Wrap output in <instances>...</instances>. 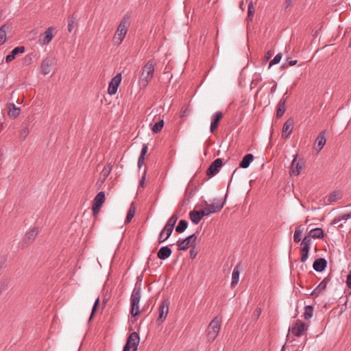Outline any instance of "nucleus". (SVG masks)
<instances>
[{
  "label": "nucleus",
  "mask_w": 351,
  "mask_h": 351,
  "mask_svg": "<svg viewBox=\"0 0 351 351\" xmlns=\"http://www.w3.org/2000/svg\"><path fill=\"white\" fill-rule=\"evenodd\" d=\"M313 315V306L308 305L304 308V312L303 313V316L306 319H308L312 317Z\"/></svg>",
  "instance_id": "37"
},
{
  "label": "nucleus",
  "mask_w": 351,
  "mask_h": 351,
  "mask_svg": "<svg viewBox=\"0 0 351 351\" xmlns=\"http://www.w3.org/2000/svg\"><path fill=\"white\" fill-rule=\"evenodd\" d=\"M155 66V60L151 59L143 67L140 76V83L143 86H147L153 78Z\"/></svg>",
  "instance_id": "1"
},
{
  "label": "nucleus",
  "mask_w": 351,
  "mask_h": 351,
  "mask_svg": "<svg viewBox=\"0 0 351 351\" xmlns=\"http://www.w3.org/2000/svg\"><path fill=\"white\" fill-rule=\"evenodd\" d=\"M197 254V251L194 247H192L190 250L191 258H192V259L195 258L196 257Z\"/></svg>",
  "instance_id": "50"
},
{
  "label": "nucleus",
  "mask_w": 351,
  "mask_h": 351,
  "mask_svg": "<svg viewBox=\"0 0 351 351\" xmlns=\"http://www.w3.org/2000/svg\"><path fill=\"white\" fill-rule=\"evenodd\" d=\"M327 265V261L324 258H318L316 259L313 263V269L316 271L321 272L325 269Z\"/></svg>",
  "instance_id": "23"
},
{
  "label": "nucleus",
  "mask_w": 351,
  "mask_h": 351,
  "mask_svg": "<svg viewBox=\"0 0 351 351\" xmlns=\"http://www.w3.org/2000/svg\"><path fill=\"white\" fill-rule=\"evenodd\" d=\"M104 201H105V193L104 191H100L95 196V197L93 200V203L102 206Z\"/></svg>",
  "instance_id": "35"
},
{
  "label": "nucleus",
  "mask_w": 351,
  "mask_h": 351,
  "mask_svg": "<svg viewBox=\"0 0 351 351\" xmlns=\"http://www.w3.org/2000/svg\"><path fill=\"white\" fill-rule=\"evenodd\" d=\"M287 93H286L281 98L277 106L276 117H281L286 110L287 97H285Z\"/></svg>",
  "instance_id": "20"
},
{
  "label": "nucleus",
  "mask_w": 351,
  "mask_h": 351,
  "mask_svg": "<svg viewBox=\"0 0 351 351\" xmlns=\"http://www.w3.org/2000/svg\"><path fill=\"white\" fill-rule=\"evenodd\" d=\"M145 157L143 156H140L138 160V166L139 168L144 164Z\"/></svg>",
  "instance_id": "54"
},
{
  "label": "nucleus",
  "mask_w": 351,
  "mask_h": 351,
  "mask_svg": "<svg viewBox=\"0 0 351 351\" xmlns=\"http://www.w3.org/2000/svg\"><path fill=\"white\" fill-rule=\"evenodd\" d=\"M253 160L254 156L252 154H247L243 158L239 167L243 169L247 168Z\"/></svg>",
  "instance_id": "27"
},
{
  "label": "nucleus",
  "mask_w": 351,
  "mask_h": 351,
  "mask_svg": "<svg viewBox=\"0 0 351 351\" xmlns=\"http://www.w3.org/2000/svg\"><path fill=\"white\" fill-rule=\"evenodd\" d=\"M147 150H148V147L147 145L144 144L143 145V147H142V149H141V155L140 156H143L145 157V154H147Z\"/></svg>",
  "instance_id": "51"
},
{
  "label": "nucleus",
  "mask_w": 351,
  "mask_h": 351,
  "mask_svg": "<svg viewBox=\"0 0 351 351\" xmlns=\"http://www.w3.org/2000/svg\"><path fill=\"white\" fill-rule=\"evenodd\" d=\"M75 25V19L74 16H70L68 19V31L71 32Z\"/></svg>",
  "instance_id": "42"
},
{
  "label": "nucleus",
  "mask_w": 351,
  "mask_h": 351,
  "mask_svg": "<svg viewBox=\"0 0 351 351\" xmlns=\"http://www.w3.org/2000/svg\"><path fill=\"white\" fill-rule=\"evenodd\" d=\"M121 82V73H117L110 82L108 93L110 95H114L117 92L118 87Z\"/></svg>",
  "instance_id": "9"
},
{
  "label": "nucleus",
  "mask_w": 351,
  "mask_h": 351,
  "mask_svg": "<svg viewBox=\"0 0 351 351\" xmlns=\"http://www.w3.org/2000/svg\"><path fill=\"white\" fill-rule=\"evenodd\" d=\"M308 325L301 320H296L291 328V332L296 337H300L308 330Z\"/></svg>",
  "instance_id": "7"
},
{
  "label": "nucleus",
  "mask_w": 351,
  "mask_h": 351,
  "mask_svg": "<svg viewBox=\"0 0 351 351\" xmlns=\"http://www.w3.org/2000/svg\"><path fill=\"white\" fill-rule=\"evenodd\" d=\"M187 111H188L187 108H185V109L182 108L180 112V117H182L185 116L187 113Z\"/></svg>",
  "instance_id": "57"
},
{
  "label": "nucleus",
  "mask_w": 351,
  "mask_h": 351,
  "mask_svg": "<svg viewBox=\"0 0 351 351\" xmlns=\"http://www.w3.org/2000/svg\"><path fill=\"white\" fill-rule=\"evenodd\" d=\"M145 173H146V171H145L144 173L140 180V182H139L140 186H141L143 188L145 186Z\"/></svg>",
  "instance_id": "53"
},
{
  "label": "nucleus",
  "mask_w": 351,
  "mask_h": 351,
  "mask_svg": "<svg viewBox=\"0 0 351 351\" xmlns=\"http://www.w3.org/2000/svg\"><path fill=\"white\" fill-rule=\"evenodd\" d=\"M272 54H273V52H272L271 51H268L266 53L265 56V60H266V61H267V60L271 58V56H272Z\"/></svg>",
  "instance_id": "56"
},
{
  "label": "nucleus",
  "mask_w": 351,
  "mask_h": 351,
  "mask_svg": "<svg viewBox=\"0 0 351 351\" xmlns=\"http://www.w3.org/2000/svg\"><path fill=\"white\" fill-rule=\"evenodd\" d=\"M139 341L140 338L138 333L136 332H132L123 347L124 351H136Z\"/></svg>",
  "instance_id": "5"
},
{
  "label": "nucleus",
  "mask_w": 351,
  "mask_h": 351,
  "mask_svg": "<svg viewBox=\"0 0 351 351\" xmlns=\"http://www.w3.org/2000/svg\"><path fill=\"white\" fill-rule=\"evenodd\" d=\"M163 126H164V121L160 120V121H158L157 123H156L153 125L152 130L154 133H158L162 130Z\"/></svg>",
  "instance_id": "40"
},
{
  "label": "nucleus",
  "mask_w": 351,
  "mask_h": 351,
  "mask_svg": "<svg viewBox=\"0 0 351 351\" xmlns=\"http://www.w3.org/2000/svg\"><path fill=\"white\" fill-rule=\"evenodd\" d=\"M239 275L240 272L239 271L238 266H237L234 267L232 274L231 286L232 287H234L238 284L239 280Z\"/></svg>",
  "instance_id": "31"
},
{
  "label": "nucleus",
  "mask_w": 351,
  "mask_h": 351,
  "mask_svg": "<svg viewBox=\"0 0 351 351\" xmlns=\"http://www.w3.org/2000/svg\"><path fill=\"white\" fill-rule=\"evenodd\" d=\"M223 165V161L221 158H217L215 159L209 166L206 171V174L209 176H213L216 175L219 171V169Z\"/></svg>",
  "instance_id": "10"
},
{
  "label": "nucleus",
  "mask_w": 351,
  "mask_h": 351,
  "mask_svg": "<svg viewBox=\"0 0 351 351\" xmlns=\"http://www.w3.org/2000/svg\"><path fill=\"white\" fill-rule=\"evenodd\" d=\"M1 267V264L0 263V268Z\"/></svg>",
  "instance_id": "62"
},
{
  "label": "nucleus",
  "mask_w": 351,
  "mask_h": 351,
  "mask_svg": "<svg viewBox=\"0 0 351 351\" xmlns=\"http://www.w3.org/2000/svg\"><path fill=\"white\" fill-rule=\"evenodd\" d=\"M188 226V222L186 220H180L176 228V231L178 233L183 232Z\"/></svg>",
  "instance_id": "36"
},
{
  "label": "nucleus",
  "mask_w": 351,
  "mask_h": 351,
  "mask_svg": "<svg viewBox=\"0 0 351 351\" xmlns=\"http://www.w3.org/2000/svg\"><path fill=\"white\" fill-rule=\"evenodd\" d=\"M99 304V298H97L93 304V308H92V311H91V315H90V319L93 317L94 314L95 313L96 311H97V308Z\"/></svg>",
  "instance_id": "45"
},
{
  "label": "nucleus",
  "mask_w": 351,
  "mask_h": 351,
  "mask_svg": "<svg viewBox=\"0 0 351 351\" xmlns=\"http://www.w3.org/2000/svg\"><path fill=\"white\" fill-rule=\"evenodd\" d=\"M349 219H351V212L347 214H343L341 215H339L338 217H335L333 220V223L336 224L341 221V220H348Z\"/></svg>",
  "instance_id": "39"
},
{
  "label": "nucleus",
  "mask_w": 351,
  "mask_h": 351,
  "mask_svg": "<svg viewBox=\"0 0 351 351\" xmlns=\"http://www.w3.org/2000/svg\"><path fill=\"white\" fill-rule=\"evenodd\" d=\"M123 351H124V349L123 350Z\"/></svg>",
  "instance_id": "63"
},
{
  "label": "nucleus",
  "mask_w": 351,
  "mask_h": 351,
  "mask_svg": "<svg viewBox=\"0 0 351 351\" xmlns=\"http://www.w3.org/2000/svg\"><path fill=\"white\" fill-rule=\"evenodd\" d=\"M165 231V228L162 229V230L160 232V234H159V237H158V243H163L164 241H165L167 239H165L164 238H165V236L167 235V232H164Z\"/></svg>",
  "instance_id": "46"
},
{
  "label": "nucleus",
  "mask_w": 351,
  "mask_h": 351,
  "mask_svg": "<svg viewBox=\"0 0 351 351\" xmlns=\"http://www.w3.org/2000/svg\"><path fill=\"white\" fill-rule=\"evenodd\" d=\"M328 281L329 280L327 278H324L313 290L311 295L315 296L319 295L323 291L326 289Z\"/></svg>",
  "instance_id": "25"
},
{
  "label": "nucleus",
  "mask_w": 351,
  "mask_h": 351,
  "mask_svg": "<svg viewBox=\"0 0 351 351\" xmlns=\"http://www.w3.org/2000/svg\"><path fill=\"white\" fill-rule=\"evenodd\" d=\"M343 195L341 191H335L331 193L328 197V202L331 204L341 199Z\"/></svg>",
  "instance_id": "30"
},
{
  "label": "nucleus",
  "mask_w": 351,
  "mask_h": 351,
  "mask_svg": "<svg viewBox=\"0 0 351 351\" xmlns=\"http://www.w3.org/2000/svg\"><path fill=\"white\" fill-rule=\"evenodd\" d=\"M223 207V204H221L219 200H215L214 202L211 204H206L205 208L208 212L207 213L210 215V214L219 212Z\"/></svg>",
  "instance_id": "14"
},
{
  "label": "nucleus",
  "mask_w": 351,
  "mask_h": 351,
  "mask_svg": "<svg viewBox=\"0 0 351 351\" xmlns=\"http://www.w3.org/2000/svg\"><path fill=\"white\" fill-rule=\"evenodd\" d=\"M281 58H282L281 53H278L277 55H276L275 57L274 58V59L270 61L269 64V68H270L274 64H276L279 63L280 61L281 60Z\"/></svg>",
  "instance_id": "43"
},
{
  "label": "nucleus",
  "mask_w": 351,
  "mask_h": 351,
  "mask_svg": "<svg viewBox=\"0 0 351 351\" xmlns=\"http://www.w3.org/2000/svg\"><path fill=\"white\" fill-rule=\"evenodd\" d=\"M276 89V84L274 85V86L271 87V93L275 92Z\"/></svg>",
  "instance_id": "59"
},
{
  "label": "nucleus",
  "mask_w": 351,
  "mask_h": 351,
  "mask_svg": "<svg viewBox=\"0 0 351 351\" xmlns=\"http://www.w3.org/2000/svg\"><path fill=\"white\" fill-rule=\"evenodd\" d=\"M29 128L27 127H25V128L22 129L20 132V138L23 140L25 139V138L29 134Z\"/></svg>",
  "instance_id": "44"
},
{
  "label": "nucleus",
  "mask_w": 351,
  "mask_h": 351,
  "mask_svg": "<svg viewBox=\"0 0 351 351\" xmlns=\"http://www.w3.org/2000/svg\"><path fill=\"white\" fill-rule=\"evenodd\" d=\"M286 3H287V6L288 7L290 5L291 0H287Z\"/></svg>",
  "instance_id": "60"
},
{
  "label": "nucleus",
  "mask_w": 351,
  "mask_h": 351,
  "mask_svg": "<svg viewBox=\"0 0 351 351\" xmlns=\"http://www.w3.org/2000/svg\"><path fill=\"white\" fill-rule=\"evenodd\" d=\"M346 285L348 288L351 289V270L347 276Z\"/></svg>",
  "instance_id": "52"
},
{
  "label": "nucleus",
  "mask_w": 351,
  "mask_h": 351,
  "mask_svg": "<svg viewBox=\"0 0 351 351\" xmlns=\"http://www.w3.org/2000/svg\"><path fill=\"white\" fill-rule=\"evenodd\" d=\"M53 27H49L45 31L43 34H40L39 41L41 45H47L51 41L53 37Z\"/></svg>",
  "instance_id": "11"
},
{
  "label": "nucleus",
  "mask_w": 351,
  "mask_h": 351,
  "mask_svg": "<svg viewBox=\"0 0 351 351\" xmlns=\"http://www.w3.org/2000/svg\"><path fill=\"white\" fill-rule=\"evenodd\" d=\"M38 233V230L37 228L31 229L29 231L26 232L23 239V242L25 244L26 246L31 244L35 240Z\"/></svg>",
  "instance_id": "15"
},
{
  "label": "nucleus",
  "mask_w": 351,
  "mask_h": 351,
  "mask_svg": "<svg viewBox=\"0 0 351 351\" xmlns=\"http://www.w3.org/2000/svg\"><path fill=\"white\" fill-rule=\"evenodd\" d=\"M326 130H323L322 132H321L316 139L314 149L317 151V152H319L326 144Z\"/></svg>",
  "instance_id": "18"
},
{
  "label": "nucleus",
  "mask_w": 351,
  "mask_h": 351,
  "mask_svg": "<svg viewBox=\"0 0 351 351\" xmlns=\"http://www.w3.org/2000/svg\"><path fill=\"white\" fill-rule=\"evenodd\" d=\"M197 240V236L195 234H193L186 239L182 240H178L177 242L178 250H186L190 247H193Z\"/></svg>",
  "instance_id": "6"
},
{
  "label": "nucleus",
  "mask_w": 351,
  "mask_h": 351,
  "mask_svg": "<svg viewBox=\"0 0 351 351\" xmlns=\"http://www.w3.org/2000/svg\"><path fill=\"white\" fill-rule=\"evenodd\" d=\"M309 251H301V261L304 263L308 257Z\"/></svg>",
  "instance_id": "48"
},
{
  "label": "nucleus",
  "mask_w": 351,
  "mask_h": 351,
  "mask_svg": "<svg viewBox=\"0 0 351 351\" xmlns=\"http://www.w3.org/2000/svg\"><path fill=\"white\" fill-rule=\"evenodd\" d=\"M293 123L294 121L292 119H289L285 121L282 132V137L283 138H287L289 136L293 128Z\"/></svg>",
  "instance_id": "16"
},
{
  "label": "nucleus",
  "mask_w": 351,
  "mask_h": 351,
  "mask_svg": "<svg viewBox=\"0 0 351 351\" xmlns=\"http://www.w3.org/2000/svg\"><path fill=\"white\" fill-rule=\"evenodd\" d=\"M302 233V229H301V226H300L295 228L294 235H293L294 242L299 243L301 241Z\"/></svg>",
  "instance_id": "38"
},
{
  "label": "nucleus",
  "mask_w": 351,
  "mask_h": 351,
  "mask_svg": "<svg viewBox=\"0 0 351 351\" xmlns=\"http://www.w3.org/2000/svg\"><path fill=\"white\" fill-rule=\"evenodd\" d=\"M297 64V60H290L289 62V64L290 66H293V65H295Z\"/></svg>",
  "instance_id": "58"
},
{
  "label": "nucleus",
  "mask_w": 351,
  "mask_h": 351,
  "mask_svg": "<svg viewBox=\"0 0 351 351\" xmlns=\"http://www.w3.org/2000/svg\"><path fill=\"white\" fill-rule=\"evenodd\" d=\"M25 51V47L23 46L16 47L14 48L10 54L5 57V62H10L12 61L16 56L19 53H23Z\"/></svg>",
  "instance_id": "21"
},
{
  "label": "nucleus",
  "mask_w": 351,
  "mask_h": 351,
  "mask_svg": "<svg viewBox=\"0 0 351 351\" xmlns=\"http://www.w3.org/2000/svg\"><path fill=\"white\" fill-rule=\"evenodd\" d=\"M256 313H257V316H258L261 313V310L260 309L257 310Z\"/></svg>",
  "instance_id": "61"
},
{
  "label": "nucleus",
  "mask_w": 351,
  "mask_h": 351,
  "mask_svg": "<svg viewBox=\"0 0 351 351\" xmlns=\"http://www.w3.org/2000/svg\"><path fill=\"white\" fill-rule=\"evenodd\" d=\"M254 12H255V9H254L253 3L251 1L248 4V8H247V18L249 19V20H250V21L252 20Z\"/></svg>",
  "instance_id": "41"
},
{
  "label": "nucleus",
  "mask_w": 351,
  "mask_h": 351,
  "mask_svg": "<svg viewBox=\"0 0 351 351\" xmlns=\"http://www.w3.org/2000/svg\"><path fill=\"white\" fill-rule=\"evenodd\" d=\"M8 114L12 119L16 118L21 112L20 108L16 107V106L14 104H10L8 106Z\"/></svg>",
  "instance_id": "24"
},
{
  "label": "nucleus",
  "mask_w": 351,
  "mask_h": 351,
  "mask_svg": "<svg viewBox=\"0 0 351 351\" xmlns=\"http://www.w3.org/2000/svg\"><path fill=\"white\" fill-rule=\"evenodd\" d=\"M169 301L168 299H165L162 301V302L160 304L159 306V315L157 319L158 322H163L164 320L166 319L167 315L169 313Z\"/></svg>",
  "instance_id": "8"
},
{
  "label": "nucleus",
  "mask_w": 351,
  "mask_h": 351,
  "mask_svg": "<svg viewBox=\"0 0 351 351\" xmlns=\"http://www.w3.org/2000/svg\"><path fill=\"white\" fill-rule=\"evenodd\" d=\"M189 216L191 221L195 224L199 223V222L202 220V218L200 217L197 210H193L191 211Z\"/></svg>",
  "instance_id": "34"
},
{
  "label": "nucleus",
  "mask_w": 351,
  "mask_h": 351,
  "mask_svg": "<svg viewBox=\"0 0 351 351\" xmlns=\"http://www.w3.org/2000/svg\"><path fill=\"white\" fill-rule=\"evenodd\" d=\"M112 165L110 163L107 164L102 169L100 173L99 180L103 183L105 182L109 174L112 171Z\"/></svg>",
  "instance_id": "26"
},
{
  "label": "nucleus",
  "mask_w": 351,
  "mask_h": 351,
  "mask_svg": "<svg viewBox=\"0 0 351 351\" xmlns=\"http://www.w3.org/2000/svg\"><path fill=\"white\" fill-rule=\"evenodd\" d=\"M135 211H136V208L134 205V203H132V204L130 205V206L129 208L128 213H127V216H126L125 221V223H130L132 219L134 216Z\"/></svg>",
  "instance_id": "33"
},
{
  "label": "nucleus",
  "mask_w": 351,
  "mask_h": 351,
  "mask_svg": "<svg viewBox=\"0 0 351 351\" xmlns=\"http://www.w3.org/2000/svg\"><path fill=\"white\" fill-rule=\"evenodd\" d=\"M172 251L168 246L162 247L157 253V256L161 260H165L171 255Z\"/></svg>",
  "instance_id": "22"
},
{
  "label": "nucleus",
  "mask_w": 351,
  "mask_h": 351,
  "mask_svg": "<svg viewBox=\"0 0 351 351\" xmlns=\"http://www.w3.org/2000/svg\"><path fill=\"white\" fill-rule=\"evenodd\" d=\"M311 244L310 237H305L301 243V251H309Z\"/></svg>",
  "instance_id": "32"
},
{
  "label": "nucleus",
  "mask_w": 351,
  "mask_h": 351,
  "mask_svg": "<svg viewBox=\"0 0 351 351\" xmlns=\"http://www.w3.org/2000/svg\"><path fill=\"white\" fill-rule=\"evenodd\" d=\"M223 117V113L221 112H217L213 116L211 119L210 130L211 133H214L218 128L219 123Z\"/></svg>",
  "instance_id": "17"
},
{
  "label": "nucleus",
  "mask_w": 351,
  "mask_h": 351,
  "mask_svg": "<svg viewBox=\"0 0 351 351\" xmlns=\"http://www.w3.org/2000/svg\"><path fill=\"white\" fill-rule=\"evenodd\" d=\"M178 219V217L176 215H173L167 221L165 226L164 232H167V235L165 236V238H164L165 239H167L171 236Z\"/></svg>",
  "instance_id": "12"
},
{
  "label": "nucleus",
  "mask_w": 351,
  "mask_h": 351,
  "mask_svg": "<svg viewBox=\"0 0 351 351\" xmlns=\"http://www.w3.org/2000/svg\"><path fill=\"white\" fill-rule=\"evenodd\" d=\"M221 329V322L217 318L213 319L207 328V337L208 341H214Z\"/></svg>",
  "instance_id": "4"
},
{
  "label": "nucleus",
  "mask_w": 351,
  "mask_h": 351,
  "mask_svg": "<svg viewBox=\"0 0 351 351\" xmlns=\"http://www.w3.org/2000/svg\"><path fill=\"white\" fill-rule=\"evenodd\" d=\"M101 207V205H98V204L93 203L92 209H93V214L95 217L99 213Z\"/></svg>",
  "instance_id": "47"
},
{
  "label": "nucleus",
  "mask_w": 351,
  "mask_h": 351,
  "mask_svg": "<svg viewBox=\"0 0 351 351\" xmlns=\"http://www.w3.org/2000/svg\"><path fill=\"white\" fill-rule=\"evenodd\" d=\"M141 297V288L136 284L130 298V313L133 317L138 316L141 311L139 310V302Z\"/></svg>",
  "instance_id": "2"
},
{
  "label": "nucleus",
  "mask_w": 351,
  "mask_h": 351,
  "mask_svg": "<svg viewBox=\"0 0 351 351\" xmlns=\"http://www.w3.org/2000/svg\"><path fill=\"white\" fill-rule=\"evenodd\" d=\"M324 230L322 228H316L310 230L308 237L313 239H322L324 237Z\"/></svg>",
  "instance_id": "28"
},
{
  "label": "nucleus",
  "mask_w": 351,
  "mask_h": 351,
  "mask_svg": "<svg viewBox=\"0 0 351 351\" xmlns=\"http://www.w3.org/2000/svg\"><path fill=\"white\" fill-rule=\"evenodd\" d=\"M53 63V59L50 57L45 58L41 64L42 73L44 75L49 74L51 70V66Z\"/></svg>",
  "instance_id": "19"
},
{
  "label": "nucleus",
  "mask_w": 351,
  "mask_h": 351,
  "mask_svg": "<svg viewBox=\"0 0 351 351\" xmlns=\"http://www.w3.org/2000/svg\"><path fill=\"white\" fill-rule=\"evenodd\" d=\"M5 282H0V295L6 287Z\"/></svg>",
  "instance_id": "55"
},
{
  "label": "nucleus",
  "mask_w": 351,
  "mask_h": 351,
  "mask_svg": "<svg viewBox=\"0 0 351 351\" xmlns=\"http://www.w3.org/2000/svg\"><path fill=\"white\" fill-rule=\"evenodd\" d=\"M129 25V17L124 16L121 21L113 38L116 45H119L123 42L127 34Z\"/></svg>",
  "instance_id": "3"
},
{
  "label": "nucleus",
  "mask_w": 351,
  "mask_h": 351,
  "mask_svg": "<svg viewBox=\"0 0 351 351\" xmlns=\"http://www.w3.org/2000/svg\"><path fill=\"white\" fill-rule=\"evenodd\" d=\"M10 29V25L4 24L0 27V45L6 41V31Z\"/></svg>",
  "instance_id": "29"
},
{
  "label": "nucleus",
  "mask_w": 351,
  "mask_h": 351,
  "mask_svg": "<svg viewBox=\"0 0 351 351\" xmlns=\"http://www.w3.org/2000/svg\"><path fill=\"white\" fill-rule=\"evenodd\" d=\"M197 212L199 213V216L202 219L204 216H208L209 214L207 213L208 212L206 211V208H204V209H202L200 210H197Z\"/></svg>",
  "instance_id": "49"
},
{
  "label": "nucleus",
  "mask_w": 351,
  "mask_h": 351,
  "mask_svg": "<svg viewBox=\"0 0 351 351\" xmlns=\"http://www.w3.org/2000/svg\"><path fill=\"white\" fill-rule=\"evenodd\" d=\"M297 156H295L291 165L290 173L294 176H298L304 167V162L302 160L297 162Z\"/></svg>",
  "instance_id": "13"
}]
</instances>
